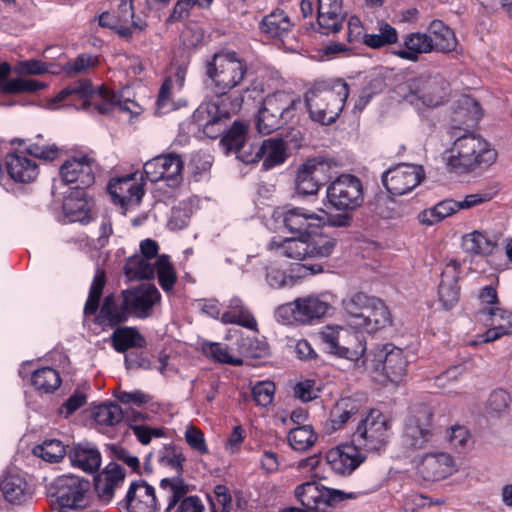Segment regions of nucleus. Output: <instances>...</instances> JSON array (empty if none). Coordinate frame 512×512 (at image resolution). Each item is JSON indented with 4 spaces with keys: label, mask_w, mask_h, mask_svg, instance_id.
Wrapping results in <instances>:
<instances>
[{
    "label": "nucleus",
    "mask_w": 512,
    "mask_h": 512,
    "mask_svg": "<svg viewBox=\"0 0 512 512\" xmlns=\"http://www.w3.org/2000/svg\"><path fill=\"white\" fill-rule=\"evenodd\" d=\"M282 222L295 237L272 238L268 244L271 251L296 261L322 260L333 253L337 241L318 231L325 226L348 227L352 217L346 213L330 214L323 209L315 212L304 207H292L283 213Z\"/></svg>",
    "instance_id": "1"
},
{
    "label": "nucleus",
    "mask_w": 512,
    "mask_h": 512,
    "mask_svg": "<svg viewBox=\"0 0 512 512\" xmlns=\"http://www.w3.org/2000/svg\"><path fill=\"white\" fill-rule=\"evenodd\" d=\"M69 98L81 100L84 106H91L100 114H108L115 108L133 115H138L141 112L140 106L130 98L128 88L123 89L119 94L106 87L93 90L92 84L88 80L74 82L62 89L52 99L51 105L54 106Z\"/></svg>",
    "instance_id": "2"
},
{
    "label": "nucleus",
    "mask_w": 512,
    "mask_h": 512,
    "mask_svg": "<svg viewBox=\"0 0 512 512\" xmlns=\"http://www.w3.org/2000/svg\"><path fill=\"white\" fill-rule=\"evenodd\" d=\"M349 95L347 83L315 82L306 92L305 101L310 118L322 125H330L339 117Z\"/></svg>",
    "instance_id": "3"
},
{
    "label": "nucleus",
    "mask_w": 512,
    "mask_h": 512,
    "mask_svg": "<svg viewBox=\"0 0 512 512\" xmlns=\"http://www.w3.org/2000/svg\"><path fill=\"white\" fill-rule=\"evenodd\" d=\"M443 158L449 172L463 174L480 165H490L496 159V152L479 135L467 133L456 138Z\"/></svg>",
    "instance_id": "4"
},
{
    "label": "nucleus",
    "mask_w": 512,
    "mask_h": 512,
    "mask_svg": "<svg viewBox=\"0 0 512 512\" xmlns=\"http://www.w3.org/2000/svg\"><path fill=\"white\" fill-rule=\"evenodd\" d=\"M301 100L290 92L277 91L267 95L258 111L256 128L262 134H270L296 116Z\"/></svg>",
    "instance_id": "5"
},
{
    "label": "nucleus",
    "mask_w": 512,
    "mask_h": 512,
    "mask_svg": "<svg viewBox=\"0 0 512 512\" xmlns=\"http://www.w3.org/2000/svg\"><path fill=\"white\" fill-rule=\"evenodd\" d=\"M398 94L412 104L436 107L448 99L450 84L440 73H423L399 85Z\"/></svg>",
    "instance_id": "6"
},
{
    "label": "nucleus",
    "mask_w": 512,
    "mask_h": 512,
    "mask_svg": "<svg viewBox=\"0 0 512 512\" xmlns=\"http://www.w3.org/2000/svg\"><path fill=\"white\" fill-rule=\"evenodd\" d=\"M334 296L329 293L308 295L299 297L292 302L279 306L276 310V318L283 324L311 323L334 311Z\"/></svg>",
    "instance_id": "7"
},
{
    "label": "nucleus",
    "mask_w": 512,
    "mask_h": 512,
    "mask_svg": "<svg viewBox=\"0 0 512 512\" xmlns=\"http://www.w3.org/2000/svg\"><path fill=\"white\" fill-rule=\"evenodd\" d=\"M206 73L217 93L226 94L240 85L247 73V65L236 53H216L206 64Z\"/></svg>",
    "instance_id": "8"
},
{
    "label": "nucleus",
    "mask_w": 512,
    "mask_h": 512,
    "mask_svg": "<svg viewBox=\"0 0 512 512\" xmlns=\"http://www.w3.org/2000/svg\"><path fill=\"white\" fill-rule=\"evenodd\" d=\"M391 436L389 418L378 410H371L361 417L352 435V442L359 449L378 452L386 447Z\"/></svg>",
    "instance_id": "9"
},
{
    "label": "nucleus",
    "mask_w": 512,
    "mask_h": 512,
    "mask_svg": "<svg viewBox=\"0 0 512 512\" xmlns=\"http://www.w3.org/2000/svg\"><path fill=\"white\" fill-rule=\"evenodd\" d=\"M407 364L403 350L392 344L377 345L361 362L365 370L380 371L393 383L403 379Z\"/></svg>",
    "instance_id": "10"
},
{
    "label": "nucleus",
    "mask_w": 512,
    "mask_h": 512,
    "mask_svg": "<svg viewBox=\"0 0 512 512\" xmlns=\"http://www.w3.org/2000/svg\"><path fill=\"white\" fill-rule=\"evenodd\" d=\"M329 354L359 362L366 351L363 337L341 326H326L319 333Z\"/></svg>",
    "instance_id": "11"
},
{
    "label": "nucleus",
    "mask_w": 512,
    "mask_h": 512,
    "mask_svg": "<svg viewBox=\"0 0 512 512\" xmlns=\"http://www.w3.org/2000/svg\"><path fill=\"white\" fill-rule=\"evenodd\" d=\"M90 488L88 479L68 474L57 477L50 484L48 492L55 498L61 512H68L87 506Z\"/></svg>",
    "instance_id": "12"
},
{
    "label": "nucleus",
    "mask_w": 512,
    "mask_h": 512,
    "mask_svg": "<svg viewBox=\"0 0 512 512\" xmlns=\"http://www.w3.org/2000/svg\"><path fill=\"white\" fill-rule=\"evenodd\" d=\"M326 195L333 208L350 217L349 212L360 207L364 201L362 182L352 174H342L337 177L327 187Z\"/></svg>",
    "instance_id": "13"
},
{
    "label": "nucleus",
    "mask_w": 512,
    "mask_h": 512,
    "mask_svg": "<svg viewBox=\"0 0 512 512\" xmlns=\"http://www.w3.org/2000/svg\"><path fill=\"white\" fill-rule=\"evenodd\" d=\"M159 488L167 500L166 512H204L202 500L195 495L188 496L189 485L182 478H163Z\"/></svg>",
    "instance_id": "14"
},
{
    "label": "nucleus",
    "mask_w": 512,
    "mask_h": 512,
    "mask_svg": "<svg viewBox=\"0 0 512 512\" xmlns=\"http://www.w3.org/2000/svg\"><path fill=\"white\" fill-rule=\"evenodd\" d=\"M295 496L307 512H328L335 502L345 498H356L357 494H346L339 490L327 489L314 482H306L297 486Z\"/></svg>",
    "instance_id": "15"
},
{
    "label": "nucleus",
    "mask_w": 512,
    "mask_h": 512,
    "mask_svg": "<svg viewBox=\"0 0 512 512\" xmlns=\"http://www.w3.org/2000/svg\"><path fill=\"white\" fill-rule=\"evenodd\" d=\"M433 413L426 405H418L405 422L404 441L413 449H421L430 442L434 435Z\"/></svg>",
    "instance_id": "16"
},
{
    "label": "nucleus",
    "mask_w": 512,
    "mask_h": 512,
    "mask_svg": "<svg viewBox=\"0 0 512 512\" xmlns=\"http://www.w3.org/2000/svg\"><path fill=\"white\" fill-rule=\"evenodd\" d=\"M423 178L422 166L400 163L383 173L382 183L390 194L400 196L413 190Z\"/></svg>",
    "instance_id": "17"
},
{
    "label": "nucleus",
    "mask_w": 512,
    "mask_h": 512,
    "mask_svg": "<svg viewBox=\"0 0 512 512\" xmlns=\"http://www.w3.org/2000/svg\"><path fill=\"white\" fill-rule=\"evenodd\" d=\"M183 162L176 154L157 156L144 164V173L151 182L164 181L175 188L182 182Z\"/></svg>",
    "instance_id": "18"
},
{
    "label": "nucleus",
    "mask_w": 512,
    "mask_h": 512,
    "mask_svg": "<svg viewBox=\"0 0 512 512\" xmlns=\"http://www.w3.org/2000/svg\"><path fill=\"white\" fill-rule=\"evenodd\" d=\"M230 117L231 113L226 109L224 100L202 103L192 115L193 121L209 138H216L222 133Z\"/></svg>",
    "instance_id": "19"
},
{
    "label": "nucleus",
    "mask_w": 512,
    "mask_h": 512,
    "mask_svg": "<svg viewBox=\"0 0 512 512\" xmlns=\"http://www.w3.org/2000/svg\"><path fill=\"white\" fill-rule=\"evenodd\" d=\"M98 166L93 158L83 155L67 159L60 168V175L66 184L75 190H84L95 182Z\"/></svg>",
    "instance_id": "20"
},
{
    "label": "nucleus",
    "mask_w": 512,
    "mask_h": 512,
    "mask_svg": "<svg viewBox=\"0 0 512 512\" xmlns=\"http://www.w3.org/2000/svg\"><path fill=\"white\" fill-rule=\"evenodd\" d=\"M331 163L323 158H312L304 162L297 171L296 189L302 195H314L330 177Z\"/></svg>",
    "instance_id": "21"
},
{
    "label": "nucleus",
    "mask_w": 512,
    "mask_h": 512,
    "mask_svg": "<svg viewBox=\"0 0 512 512\" xmlns=\"http://www.w3.org/2000/svg\"><path fill=\"white\" fill-rule=\"evenodd\" d=\"M130 315L145 319L152 315L155 305L160 303L161 294L153 284H141L122 291Z\"/></svg>",
    "instance_id": "22"
},
{
    "label": "nucleus",
    "mask_w": 512,
    "mask_h": 512,
    "mask_svg": "<svg viewBox=\"0 0 512 512\" xmlns=\"http://www.w3.org/2000/svg\"><path fill=\"white\" fill-rule=\"evenodd\" d=\"M118 505L120 509H125L127 512H155L157 510L155 489L145 481H133L125 498Z\"/></svg>",
    "instance_id": "23"
},
{
    "label": "nucleus",
    "mask_w": 512,
    "mask_h": 512,
    "mask_svg": "<svg viewBox=\"0 0 512 512\" xmlns=\"http://www.w3.org/2000/svg\"><path fill=\"white\" fill-rule=\"evenodd\" d=\"M456 471L453 457L445 452L428 453L417 465V474L425 481L443 480Z\"/></svg>",
    "instance_id": "24"
},
{
    "label": "nucleus",
    "mask_w": 512,
    "mask_h": 512,
    "mask_svg": "<svg viewBox=\"0 0 512 512\" xmlns=\"http://www.w3.org/2000/svg\"><path fill=\"white\" fill-rule=\"evenodd\" d=\"M325 460L336 474L345 476L351 474L364 461V457L358 446L352 442L330 449Z\"/></svg>",
    "instance_id": "25"
},
{
    "label": "nucleus",
    "mask_w": 512,
    "mask_h": 512,
    "mask_svg": "<svg viewBox=\"0 0 512 512\" xmlns=\"http://www.w3.org/2000/svg\"><path fill=\"white\" fill-rule=\"evenodd\" d=\"M458 279L459 264L455 260H451L441 273V282L438 287L439 301L446 310L453 308L459 301Z\"/></svg>",
    "instance_id": "26"
},
{
    "label": "nucleus",
    "mask_w": 512,
    "mask_h": 512,
    "mask_svg": "<svg viewBox=\"0 0 512 512\" xmlns=\"http://www.w3.org/2000/svg\"><path fill=\"white\" fill-rule=\"evenodd\" d=\"M108 190L114 202L123 207L138 205L144 195L142 185L133 181V175L111 180Z\"/></svg>",
    "instance_id": "27"
},
{
    "label": "nucleus",
    "mask_w": 512,
    "mask_h": 512,
    "mask_svg": "<svg viewBox=\"0 0 512 512\" xmlns=\"http://www.w3.org/2000/svg\"><path fill=\"white\" fill-rule=\"evenodd\" d=\"M354 323L364 331L374 333L390 325L392 317L385 303L381 299L373 297L360 320Z\"/></svg>",
    "instance_id": "28"
},
{
    "label": "nucleus",
    "mask_w": 512,
    "mask_h": 512,
    "mask_svg": "<svg viewBox=\"0 0 512 512\" xmlns=\"http://www.w3.org/2000/svg\"><path fill=\"white\" fill-rule=\"evenodd\" d=\"M361 408V402L356 399L350 397L340 399L330 412L329 419L325 424V431L330 434L340 430L349 420L359 417Z\"/></svg>",
    "instance_id": "29"
},
{
    "label": "nucleus",
    "mask_w": 512,
    "mask_h": 512,
    "mask_svg": "<svg viewBox=\"0 0 512 512\" xmlns=\"http://www.w3.org/2000/svg\"><path fill=\"white\" fill-rule=\"evenodd\" d=\"M6 166L8 174L16 182H32L39 173L37 163L22 151L9 153L6 156Z\"/></svg>",
    "instance_id": "30"
},
{
    "label": "nucleus",
    "mask_w": 512,
    "mask_h": 512,
    "mask_svg": "<svg viewBox=\"0 0 512 512\" xmlns=\"http://www.w3.org/2000/svg\"><path fill=\"white\" fill-rule=\"evenodd\" d=\"M10 72L11 67L7 62L0 63V92L3 94L34 93L47 87L44 82L27 79L20 75L9 79Z\"/></svg>",
    "instance_id": "31"
},
{
    "label": "nucleus",
    "mask_w": 512,
    "mask_h": 512,
    "mask_svg": "<svg viewBox=\"0 0 512 512\" xmlns=\"http://www.w3.org/2000/svg\"><path fill=\"white\" fill-rule=\"evenodd\" d=\"M500 238L501 235L493 231H473L463 236V248L472 255H490Z\"/></svg>",
    "instance_id": "32"
},
{
    "label": "nucleus",
    "mask_w": 512,
    "mask_h": 512,
    "mask_svg": "<svg viewBox=\"0 0 512 512\" xmlns=\"http://www.w3.org/2000/svg\"><path fill=\"white\" fill-rule=\"evenodd\" d=\"M1 491L6 501L21 505L32 499L33 491L26 479L20 475H6L1 482Z\"/></svg>",
    "instance_id": "33"
},
{
    "label": "nucleus",
    "mask_w": 512,
    "mask_h": 512,
    "mask_svg": "<svg viewBox=\"0 0 512 512\" xmlns=\"http://www.w3.org/2000/svg\"><path fill=\"white\" fill-rule=\"evenodd\" d=\"M128 305L125 304L122 293L119 298L114 295L105 297L98 316L99 323H107L114 327L128 320L130 317Z\"/></svg>",
    "instance_id": "34"
},
{
    "label": "nucleus",
    "mask_w": 512,
    "mask_h": 512,
    "mask_svg": "<svg viewBox=\"0 0 512 512\" xmlns=\"http://www.w3.org/2000/svg\"><path fill=\"white\" fill-rule=\"evenodd\" d=\"M63 210L71 222L87 223L91 218V204L84 190H75L66 196Z\"/></svg>",
    "instance_id": "35"
},
{
    "label": "nucleus",
    "mask_w": 512,
    "mask_h": 512,
    "mask_svg": "<svg viewBox=\"0 0 512 512\" xmlns=\"http://www.w3.org/2000/svg\"><path fill=\"white\" fill-rule=\"evenodd\" d=\"M69 458L74 467L85 472H96L101 465V454L98 448L90 443L78 444L69 452Z\"/></svg>",
    "instance_id": "36"
},
{
    "label": "nucleus",
    "mask_w": 512,
    "mask_h": 512,
    "mask_svg": "<svg viewBox=\"0 0 512 512\" xmlns=\"http://www.w3.org/2000/svg\"><path fill=\"white\" fill-rule=\"evenodd\" d=\"M432 40L426 33H410L404 38V48L393 52L394 55L411 62H416L419 55L432 52Z\"/></svg>",
    "instance_id": "37"
},
{
    "label": "nucleus",
    "mask_w": 512,
    "mask_h": 512,
    "mask_svg": "<svg viewBox=\"0 0 512 512\" xmlns=\"http://www.w3.org/2000/svg\"><path fill=\"white\" fill-rule=\"evenodd\" d=\"M294 27L287 13L281 9H276L266 15L259 24L260 31L270 38H279L287 36Z\"/></svg>",
    "instance_id": "38"
},
{
    "label": "nucleus",
    "mask_w": 512,
    "mask_h": 512,
    "mask_svg": "<svg viewBox=\"0 0 512 512\" xmlns=\"http://www.w3.org/2000/svg\"><path fill=\"white\" fill-rule=\"evenodd\" d=\"M428 36L432 40V51L449 53L456 49L457 39L453 30L441 20H433L428 27Z\"/></svg>",
    "instance_id": "39"
},
{
    "label": "nucleus",
    "mask_w": 512,
    "mask_h": 512,
    "mask_svg": "<svg viewBox=\"0 0 512 512\" xmlns=\"http://www.w3.org/2000/svg\"><path fill=\"white\" fill-rule=\"evenodd\" d=\"M221 321L224 324H237L251 330H255L257 327L255 318L238 297L230 299L227 311L222 314Z\"/></svg>",
    "instance_id": "40"
},
{
    "label": "nucleus",
    "mask_w": 512,
    "mask_h": 512,
    "mask_svg": "<svg viewBox=\"0 0 512 512\" xmlns=\"http://www.w3.org/2000/svg\"><path fill=\"white\" fill-rule=\"evenodd\" d=\"M113 348L124 353L130 348H143L146 345L145 338L133 327H119L111 335Z\"/></svg>",
    "instance_id": "41"
},
{
    "label": "nucleus",
    "mask_w": 512,
    "mask_h": 512,
    "mask_svg": "<svg viewBox=\"0 0 512 512\" xmlns=\"http://www.w3.org/2000/svg\"><path fill=\"white\" fill-rule=\"evenodd\" d=\"M459 211V205L456 200L446 199L440 201L433 207L425 209L418 214V221L426 226L435 225L445 218Z\"/></svg>",
    "instance_id": "42"
},
{
    "label": "nucleus",
    "mask_w": 512,
    "mask_h": 512,
    "mask_svg": "<svg viewBox=\"0 0 512 512\" xmlns=\"http://www.w3.org/2000/svg\"><path fill=\"white\" fill-rule=\"evenodd\" d=\"M263 168L268 170L282 164L287 158L286 144L282 139L270 138L260 144Z\"/></svg>",
    "instance_id": "43"
},
{
    "label": "nucleus",
    "mask_w": 512,
    "mask_h": 512,
    "mask_svg": "<svg viewBox=\"0 0 512 512\" xmlns=\"http://www.w3.org/2000/svg\"><path fill=\"white\" fill-rule=\"evenodd\" d=\"M124 271L130 280L151 279L155 275L154 262L144 256L133 255L127 259Z\"/></svg>",
    "instance_id": "44"
},
{
    "label": "nucleus",
    "mask_w": 512,
    "mask_h": 512,
    "mask_svg": "<svg viewBox=\"0 0 512 512\" xmlns=\"http://www.w3.org/2000/svg\"><path fill=\"white\" fill-rule=\"evenodd\" d=\"M113 12L119 25L128 28L129 37L136 32H141L146 27V23L143 20L140 18L135 19L131 0H119L117 9L113 10Z\"/></svg>",
    "instance_id": "45"
},
{
    "label": "nucleus",
    "mask_w": 512,
    "mask_h": 512,
    "mask_svg": "<svg viewBox=\"0 0 512 512\" xmlns=\"http://www.w3.org/2000/svg\"><path fill=\"white\" fill-rule=\"evenodd\" d=\"M157 460L163 467L175 470L177 473L183 471V464L186 462V456L183 449L173 444L163 445L157 451Z\"/></svg>",
    "instance_id": "46"
},
{
    "label": "nucleus",
    "mask_w": 512,
    "mask_h": 512,
    "mask_svg": "<svg viewBox=\"0 0 512 512\" xmlns=\"http://www.w3.org/2000/svg\"><path fill=\"white\" fill-rule=\"evenodd\" d=\"M316 440V433L308 425L293 428L288 433V442L295 451H307L315 444Z\"/></svg>",
    "instance_id": "47"
},
{
    "label": "nucleus",
    "mask_w": 512,
    "mask_h": 512,
    "mask_svg": "<svg viewBox=\"0 0 512 512\" xmlns=\"http://www.w3.org/2000/svg\"><path fill=\"white\" fill-rule=\"evenodd\" d=\"M31 380L37 390L45 393L53 392L61 384L59 373L51 367H43L36 370Z\"/></svg>",
    "instance_id": "48"
},
{
    "label": "nucleus",
    "mask_w": 512,
    "mask_h": 512,
    "mask_svg": "<svg viewBox=\"0 0 512 512\" xmlns=\"http://www.w3.org/2000/svg\"><path fill=\"white\" fill-rule=\"evenodd\" d=\"M92 416L100 425L114 426L123 419V411L117 403H103L94 408Z\"/></svg>",
    "instance_id": "49"
},
{
    "label": "nucleus",
    "mask_w": 512,
    "mask_h": 512,
    "mask_svg": "<svg viewBox=\"0 0 512 512\" xmlns=\"http://www.w3.org/2000/svg\"><path fill=\"white\" fill-rule=\"evenodd\" d=\"M26 152L37 159L53 161L58 158L60 149L55 143L45 140L42 135H37L26 148Z\"/></svg>",
    "instance_id": "50"
},
{
    "label": "nucleus",
    "mask_w": 512,
    "mask_h": 512,
    "mask_svg": "<svg viewBox=\"0 0 512 512\" xmlns=\"http://www.w3.org/2000/svg\"><path fill=\"white\" fill-rule=\"evenodd\" d=\"M398 41L397 30L388 23H382L378 34H366L363 43L372 49H379Z\"/></svg>",
    "instance_id": "51"
},
{
    "label": "nucleus",
    "mask_w": 512,
    "mask_h": 512,
    "mask_svg": "<svg viewBox=\"0 0 512 512\" xmlns=\"http://www.w3.org/2000/svg\"><path fill=\"white\" fill-rule=\"evenodd\" d=\"M106 283L105 272L97 269L90 286L89 296L84 306L85 315H93L99 308V301Z\"/></svg>",
    "instance_id": "52"
},
{
    "label": "nucleus",
    "mask_w": 512,
    "mask_h": 512,
    "mask_svg": "<svg viewBox=\"0 0 512 512\" xmlns=\"http://www.w3.org/2000/svg\"><path fill=\"white\" fill-rule=\"evenodd\" d=\"M33 453L47 462L54 463L60 461L65 456L66 450L60 440L50 439L34 447Z\"/></svg>",
    "instance_id": "53"
},
{
    "label": "nucleus",
    "mask_w": 512,
    "mask_h": 512,
    "mask_svg": "<svg viewBox=\"0 0 512 512\" xmlns=\"http://www.w3.org/2000/svg\"><path fill=\"white\" fill-rule=\"evenodd\" d=\"M248 125L243 122L235 121L232 127L221 139V145L226 153L235 151L240 145L246 142Z\"/></svg>",
    "instance_id": "54"
},
{
    "label": "nucleus",
    "mask_w": 512,
    "mask_h": 512,
    "mask_svg": "<svg viewBox=\"0 0 512 512\" xmlns=\"http://www.w3.org/2000/svg\"><path fill=\"white\" fill-rule=\"evenodd\" d=\"M155 273L157 272L158 281L164 291L173 288L176 282V273L168 256L161 255L154 261Z\"/></svg>",
    "instance_id": "55"
},
{
    "label": "nucleus",
    "mask_w": 512,
    "mask_h": 512,
    "mask_svg": "<svg viewBox=\"0 0 512 512\" xmlns=\"http://www.w3.org/2000/svg\"><path fill=\"white\" fill-rule=\"evenodd\" d=\"M511 397L506 390H494L486 403V411L489 415L499 417L508 413L510 407Z\"/></svg>",
    "instance_id": "56"
},
{
    "label": "nucleus",
    "mask_w": 512,
    "mask_h": 512,
    "mask_svg": "<svg viewBox=\"0 0 512 512\" xmlns=\"http://www.w3.org/2000/svg\"><path fill=\"white\" fill-rule=\"evenodd\" d=\"M373 297L357 292L343 299V309L347 314L359 321Z\"/></svg>",
    "instance_id": "57"
},
{
    "label": "nucleus",
    "mask_w": 512,
    "mask_h": 512,
    "mask_svg": "<svg viewBox=\"0 0 512 512\" xmlns=\"http://www.w3.org/2000/svg\"><path fill=\"white\" fill-rule=\"evenodd\" d=\"M203 352L214 361L234 366L241 365L243 362L240 358L234 357L230 354L227 346L220 343H204L202 346Z\"/></svg>",
    "instance_id": "58"
},
{
    "label": "nucleus",
    "mask_w": 512,
    "mask_h": 512,
    "mask_svg": "<svg viewBox=\"0 0 512 512\" xmlns=\"http://www.w3.org/2000/svg\"><path fill=\"white\" fill-rule=\"evenodd\" d=\"M483 314L489 316V319L486 322L487 325H501L503 326V331L508 335L512 334V312L502 309V308H489L482 310Z\"/></svg>",
    "instance_id": "59"
},
{
    "label": "nucleus",
    "mask_w": 512,
    "mask_h": 512,
    "mask_svg": "<svg viewBox=\"0 0 512 512\" xmlns=\"http://www.w3.org/2000/svg\"><path fill=\"white\" fill-rule=\"evenodd\" d=\"M275 385L271 381H260L252 388L253 400L257 405L267 407L273 401Z\"/></svg>",
    "instance_id": "60"
},
{
    "label": "nucleus",
    "mask_w": 512,
    "mask_h": 512,
    "mask_svg": "<svg viewBox=\"0 0 512 512\" xmlns=\"http://www.w3.org/2000/svg\"><path fill=\"white\" fill-rule=\"evenodd\" d=\"M97 64V57L89 54H80L75 60L65 65L64 71L69 75L80 74L88 71L90 68L95 67Z\"/></svg>",
    "instance_id": "61"
},
{
    "label": "nucleus",
    "mask_w": 512,
    "mask_h": 512,
    "mask_svg": "<svg viewBox=\"0 0 512 512\" xmlns=\"http://www.w3.org/2000/svg\"><path fill=\"white\" fill-rule=\"evenodd\" d=\"M173 88H174L173 78L168 77L163 82V84L160 88V91H159V95H158V99H157L158 113L165 114V113H168L169 111L175 109L174 104L171 100Z\"/></svg>",
    "instance_id": "62"
},
{
    "label": "nucleus",
    "mask_w": 512,
    "mask_h": 512,
    "mask_svg": "<svg viewBox=\"0 0 512 512\" xmlns=\"http://www.w3.org/2000/svg\"><path fill=\"white\" fill-rule=\"evenodd\" d=\"M240 353L248 358H261L267 353V347L257 339L242 338L239 342Z\"/></svg>",
    "instance_id": "63"
},
{
    "label": "nucleus",
    "mask_w": 512,
    "mask_h": 512,
    "mask_svg": "<svg viewBox=\"0 0 512 512\" xmlns=\"http://www.w3.org/2000/svg\"><path fill=\"white\" fill-rule=\"evenodd\" d=\"M184 436L187 444L199 454L203 455L209 452L204 434L199 428L193 425L188 426Z\"/></svg>",
    "instance_id": "64"
}]
</instances>
